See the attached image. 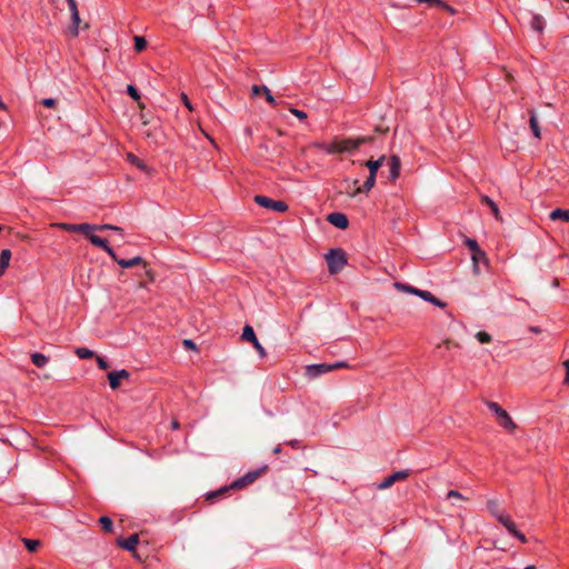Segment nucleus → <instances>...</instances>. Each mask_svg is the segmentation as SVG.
Here are the masks:
<instances>
[{
	"mask_svg": "<svg viewBox=\"0 0 569 569\" xmlns=\"http://www.w3.org/2000/svg\"><path fill=\"white\" fill-rule=\"evenodd\" d=\"M476 338L480 343H489L492 340L491 336L486 331H479Z\"/></svg>",
	"mask_w": 569,
	"mask_h": 569,
	"instance_id": "nucleus-37",
	"label": "nucleus"
},
{
	"mask_svg": "<svg viewBox=\"0 0 569 569\" xmlns=\"http://www.w3.org/2000/svg\"><path fill=\"white\" fill-rule=\"evenodd\" d=\"M376 179V176L369 174L363 184L355 190L353 194L368 193L375 187Z\"/></svg>",
	"mask_w": 569,
	"mask_h": 569,
	"instance_id": "nucleus-22",
	"label": "nucleus"
},
{
	"mask_svg": "<svg viewBox=\"0 0 569 569\" xmlns=\"http://www.w3.org/2000/svg\"><path fill=\"white\" fill-rule=\"evenodd\" d=\"M181 100H182L183 104L186 106V108L188 110H190V111L193 110V107H192V104H191V102H190V100H189V98H188V96L186 93H181Z\"/></svg>",
	"mask_w": 569,
	"mask_h": 569,
	"instance_id": "nucleus-47",
	"label": "nucleus"
},
{
	"mask_svg": "<svg viewBox=\"0 0 569 569\" xmlns=\"http://www.w3.org/2000/svg\"><path fill=\"white\" fill-rule=\"evenodd\" d=\"M229 490H230L229 486H226V487H222V488H220V489H218L216 491H211V492H209L207 495V500L212 501L213 499L221 497L222 495H224Z\"/></svg>",
	"mask_w": 569,
	"mask_h": 569,
	"instance_id": "nucleus-35",
	"label": "nucleus"
},
{
	"mask_svg": "<svg viewBox=\"0 0 569 569\" xmlns=\"http://www.w3.org/2000/svg\"><path fill=\"white\" fill-rule=\"evenodd\" d=\"M89 241L94 246L108 253L111 259H116L114 250L109 246L108 241L104 238H101L97 234H90Z\"/></svg>",
	"mask_w": 569,
	"mask_h": 569,
	"instance_id": "nucleus-15",
	"label": "nucleus"
},
{
	"mask_svg": "<svg viewBox=\"0 0 569 569\" xmlns=\"http://www.w3.org/2000/svg\"><path fill=\"white\" fill-rule=\"evenodd\" d=\"M409 475H410L409 470L396 471V472L389 475L388 477H386L378 485V489H380V490L387 489V488L391 487L395 482L407 479L409 477Z\"/></svg>",
	"mask_w": 569,
	"mask_h": 569,
	"instance_id": "nucleus-10",
	"label": "nucleus"
},
{
	"mask_svg": "<svg viewBox=\"0 0 569 569\" xmlns=\"http://www.w3.org/2000/svg\"><path fill=\"white\" fill-rule=\"evenodd\" d=\"M57 101L53 98H46L42 100V104L47 108H53L56 106Z\"/></svg>",
	"mask_w": 569,
	"mask_h": 569,
	"instance_id": "nucleus-48",
	"label": "nucleus"
},
{
	"mask_svg": "<svg viewBox=\"0 0 569 569\" xmlns=\"http://www.w3.org/2000/svg\"><path fill=\"white\" fill-rule=\"evenodd\" d=\"M138 543L139 536L137 533H133L128 538L120 537L117 539V545L127 551H134Z\"/></svg>",
	"mask_w": 569,
	"mask_h": 569,
	"instance_id": "nucleus-16",
	"label": "nucleus"
},
{
	"mask_svg": "<svg viewBox=\"0 0 569 569\" xmlns=\"http://www.w3.org/2000/svg\"><path fill=\"white\" fill-rule=\"evenodd\" d=\"M290 112L296 116L299 120H306L307 119V113L303 111V110H299V109H296V108H290Z\"/></svg>",
	"mask_w": 569,
	"mask_h": 569,
	"instance_id": "nucleus-43",
	"label": "nucleus"
},
{
	"mask_svg": "<svg viewBox=\"0 0 569 569\" xmlns=\"http://www.w3.org/2000/svg\"><path fill=\"white\" fill-rule=\"evenodd\" d=\"M286 445L290 446L291 448L299 449L301 448V441L298 439H293L290 441H287Z\"/></svg>",
	"mask_w": 569,
	"mask_h": 569,
	"instance_id": "nucleus-51",
	"label": "nucleus"
},
{
	"mask_svg": "<svg viewBox=\"0 0 569 569\" xmlns=\"http://www.w3.org/2000/svg\"><path fill=\"white\" fill-rule=\"evenodd\" d=\"M99 522H100L101 528L103 529V531L112 532V530H113V522H112V520L108 516L100 517Z\"/></svg>",
	"mask_w": 569,
	"mask_h": 569,
	"instance_id": "nucleus-31",
	"label": "nucleus"
},
{
	"mask_svg": "<svg viewBox=\"0 0 569 569\" xmlns=\"http://www.w3.org/2000/svg\"><path fill=\"white\" fill-rule=\"evenodd\" d=\"M252 93L254 96H259L260 93H264L266 94V100L272 104V106H276L277 104V101L274 99V97L271 94V91L266 87V86H258V84H254L252 87Z\"/></svg>",
	"mask_w": 569,
	"mask_h": 569,
	"instance_id": "nucleus-21",
	"label": "nucleus"
},
{
	"mask_svg": "<svg viewBox=\"0 0 569 569\" xmlns=\"http://www.w3.org/2000/svg\"><path fill=\"white\" fill-rule=\"evenodd\" d=\"M418 3H427L429 7H438L442 4V0H416Z\"/></svg>",
	"mask_w": 569,
	"mask_h": 569,
	"instance_id": "nucleus-44",
	"label": "nucleus"
},
{
	"mask_svg": "<svg viewBox=\"0 0 569 569\" xmlns=\"http://www.w3.org/2000/svg\"><path fill=\"white\" fill-rule=\"evenodd\" d=\"M254 202L262 208L269 209L271 211L276 212H286L289 207L288 204L282 200H274L263 194H257L254 197Z\"/></svg>",
	"mask_w": 569,
	"mask_h": 569,
	"instance_id": "nucleus-5",
	"label": "nucleus"
},
{
	"mask_svg": "<svg viewBox=\"0 0 569 569\" xmlns=\"http://www.w3.org/2000/svg\"><path fill=\"white\" fill-rule=\"evenodd\" d=\"M487 508L489 512L498 520L499 515H506L507 512L502 509H500L498 501L496 500H489L487 502Z\"/></svg>",
	"mask_w": 569,
	"mask_h": 569,
	"instance_id": "nucleus-27",
	"label": "nucleus"
},
{
	"mask_svg": "<svg viewBox=\"0 0 569 569\" xmlns=\"http://www.w3.org/2000/svg\"><path fill=\"white\" fill-rule=\"evenodd\" d=\"M109 386L112 390H116L120 387L122 379H128L130 373L126 369L111 371L108 373Z\"/></svg>",
	"mask_w": 569,
	"mask_h": 569,
	"instance_id": "nucleus-12",
	"label": "nucleus"
},
{
	"mask_svg": "<svg viewBox=\"0 0 569 569\" xmlns=\"http://www.w3.org/2000/svg\"><path fill=\"white\" fill-rule=\"evenodd\" d=\"M566 366V381H569V359L565 362Z\"/></svg>",
	"mask_w": 569,
	"mask_h": 569,
	"instance_id": "nucleus-53",
	"label": "nucleus"
},
{
	"mask_svg": "<svg viewBox=\"0 0 569 569\" xmlns=\"http://www.w3.org/2000/svg\"><path fill=\"white\" fill-rule=\"evenodd\" d=\"M416 296L420 297L425 301H428L432 303L433 306L445 308L447 305L446 302L439 300L437 297H435L430 291L421 290L419 289L418 292H416Z\"/></svg>",
	"mask_w": 569,
	"mask_h": 569,
	"instance_id": "nucleus-19",
	"label": "nucleus"
},
{
	"mask_svg": "<svg viewBox=\"0 0 569 569\" xmlns=\"http://www.w3.org/2000/svg\"><path fill=\"white\" fill-rule=\"evenodd\" d=\"M396 286H397V288H399L406 292L412 293V295H416V292H418V290H419L418 288H415V287L406 284V283H400V282H397Z\"/></svg>",
	"mask_w": 569,
	"mask_h": 569,
	"instance_id": "nucleus-41",
	"label": "nucleus"
},
{
	"mask_svg": "<svg viewBox=\"0 0 569 569\" xmlns=\"http://www.w3.org/2000/svg\"><path fill=\"white\" fill-rule=\"evenodd\" d=\"M97 363L100 369L106 370L109 368V362L102 357H97Z\"/></svg>",
	"mask_w": 569,
	"mask_h": 569,
	"instance_id": "nucleus-46",
	"label": "nucleus"
},
{
	"mask_svg": "<svg viewBox=\"0 0 569 569\" xmlns=\"http://www.w3.org/2000/svg\"><path fill=\"white\" fill-rule=\"evenodd\" d=\"M330 371H332L330 363H316L306 367V376L310 379H316Z\"/></svg>",
	"mask_w": 569,
	"mask_h": 569,
	"instance_id": "nucleus-11",
	"label": "nucleus"
},
{
	"mask_svg": "<svg viewBox=\"0 0 569 569\" xmlns=\"http://www.w3.org/2000/svg\"><path fill=\"white\" fill-rule=\"evenodd\" d=\"M70 13H71V23L68 28L69 33L72 37L79 36V26H80V14L78 10V4L76 0H67Z\"/></svg>",
	"mask_w": 569,
	"mask_h": 569,
	"instance_id": "nucleus-8",
	"label": "nucleus"
},
{
	"mask_svg": "<svg viewBox=\"0 0 569 569\" xmlns=\"http://www.w3.org/2000/svg\"><path fill=\"white\" fill-rule=\"evenodd\" d=\"M327 152L328 153H342V148L340 146V142L339 141H335L332 142L331 144H329L328 149H327Z\"/></svg>",
	"mask_w": 569,
	"mask_h": 569,
	"instance_id": "nucleus-40",
	"label": "nucleus"
},
{
	"mask_svg": "<svg viewBox=\"0 0 569 569\" xmlns=\"http://www.w3.org/2000/svg\"><path fill=\"white\" fill-rule=\"evenodd\" d=\"M448 499H458V500H468L467 497H465L460 491L458 490H449L447 492Z\"/></svg>",
	"mask_w": 569,
	"mask_h": 569,
	"instance_id": "nucleus-39",
	"label": "nucleus"
},
{
	"mask_svg": "<svg viewBox=\"0 0 569 569\" xmlns=\"http://www.w3.org/2000/svg\"><path fill=\"white\" fill-rule=\"evenodd\" d=\"M92 231H96V224L90 223H79L78 224V231L79 233H82L89 238L90 234H93Z\"/></svg>",
	"mask_w": 569,
	"mask_h": 569,
	"instance_id": "nucleus-30",
	"label": "nucleus"
},
{
	"mask_svg": "<svg viewBox=\"0 0 569 569\" xmlns=\"http://www.w3.org/2000/svg\"><path fill=\"white\" fill-rule=\"evenodd\" d=\"M32 363L38 368H43L49 362V357L40 352H33L30 356Z\"/></svg>",
	"mask_w": 569,
	"mask_h": 569,
	"instance_id": "nucleus-26",
	"label": "nucleus"
},
{
	"mask_svg": "<svg viewBox=\"0 0 569 569\" xmlns=\"http://www.w3.org/2000/svg\"><path fill=\"white\" fill-rule=\"evenodd\" d=\"M126 92L137 102L141 99L140 91L133 84H128Z\"/></svg>",
	"mask_w": 569,
	"mask_h": 569,
	"instance_id": "nucleus-34",
	"label": "nucleus"
},
{
	"mask_svg": "<svg viewBox=\"0 0 569 569\" xmlns=\"http://www.w3.org/2000/svg\"><path fill=\"white\" fill-rule=\"evenodd\" d=\"M22 542L29 552H36L40 547V540L23 538Z\"/></svg>",
	"mask_w": 569,
	"mask_h": 569,
	"instance_id": "nucleus-28",
	"label": "nucleus"
},
{
	"mask_svg": "<svg viewBox=\"0 0 569 569\" xmlns=\"http://www.w3.org/2000/svg\"><path fill=\"white\" fill-rule=\"evenodd\" d=\"M128 159L130 160V162L134 166H137L138 168L144 170L146 169V164L143 163L142 160H140L137 156L132 154V153H129L128 154Z\"/></svg>",
	"mask_w": 569,
	"mask_h": 569,
	"instance_id": "nucleus-38",
	"label": "nucleus"
},
{
	"mask_svg": "<svg viewBox=\"0 0 569 569\" xmlns=\"http://www.w3.org/2000/svg\"><path fill=\"white\" fill-rule=\"evenodd\" d=\"M134 50L141 52L147 48V40L141 36H134Z\"/></svg>",
	"mask_w": 569,
	"mask_h": 569,
	"instance_id": "nucleus-32",
	"label": "nucleus"
},
{
	"mask_svg": "<svg viewBox=\"0 0 569 569\" xmlns=\"http://www.w3.org/2000/svg\"><path fill=\"white\" fill-rule=\"evenodd\" d=\"M366 141H367L366 138H357V139L348 138V139L340 140L339 142H340V146H341L343 152H351V151L357 150Z\"/></svg>",
	"mask_w": 569,
	"mask_h": 569,
	"instance_id": "nucleus-17",
	"label": "nucleus"
},
{
	"mask_svg": "<svg viewBox=\"0 0 569 569\" xmlns=\"http://www.w3.org/2000/svg\"><path fill=\"white\" fill-rule=\"evenodd\" d=\"M480 201L482 204L489 207L491 213L495 216L497 220L501 219L498 204L491 198H489L488 196H481Z\"/></svg>",
	"mask_w": 569,
	"mask_h": 569,
	"instance_id": "nucleus-25",
	"label": "nucleus"
},
{
	"mask_svg": "<svg viewBox=\"0 0 569 569\" xmlns=\"http://www.w3.org/2000/svg\"><path fill=\"white\" fill-rule=\"evenodd\" d=\"M523 569H536V567L535 566H527Z\"/></svg>",
	"mask_w": 569,
	"mask_h": 569,
	"instance_id": "nucleus-57",
	"label": "nucleus"
},
{
	"mask_svg": "<svg viewBox=\"0 0 569 569\" xmlns=\"http://www.w3.org/2000/svg\"><path fill=\"white\" fill-rule=\"evenodd\" d=\"M59 228H61L62 230L68 231V232H77L78 231V224H73V223H60Z\"/></svg>",
	"mask_w": 569,
	"mask_h": 569,
	"instance_id": "nucleus-42",
	"label": "nucleus"
},
{
	"mask_svg": "<svg viewBox=\"0 0 569 569\" xmlns=\"http://www.w3.org/2000/svg\"><path fill=\"white\" fill-rule=\"evenodd\" d=\"M465 246L471 251V260H472V267L473 272L478 274L480 272L479 270V263L480 262H488L486 252L480 248L478 241L472 238H466L463 241Z\"/></svg>",
	"mask_w": 569,
	"mask_h": 569,
	"instance_id": "nucleus-3",
	"label": "nucleus"
},
{
	"mask_svg": "<svg viewBox=\"0 0 569 569\" xmlns=\"http://www.w3.org/2000/svg\"><path fill=\"white\" fill-rule=\"evenodd\" d=\"M76 355L80 359H91L94 356V352L92 350H90V349H87V348H77L76 349Z\"/></svg>",
	"mask_w": 569,
	"mask_h": 569,
	"instance_id": "nucleus-36",
	"label": "nucleus"
},
{
	"mask_svg": "<svg viewBox=\"0 0 569 569\" xmlns=\"http://www.w3.org/2000/svg\"><path fill=\"white\" fill-rule=\"evenodd\" d=\"M383 161H385V156L380 157L377 160H371V159L367 160L365 162V166L368 168L369 174L377 177V172L381 168Z\"/></svg>",
	"mask_w": 569,
	"mask_h": 569,
	"instance_id": "nucleus-23",
	"label": "nucleus"
},
{
	"mask_svg": "<svg viewBox=\"0 0 569 569\" xmlns=\"http://www.w3.org/2000/svg\"><path fill=\"white\" fill-rule=\"evenodd\" d=\"M499 523H501L507 531L515 538H517L520 542L526 543L527 538L526 536L517 529V526L515 521L510 518L508 513L506 515H499V519L497 520Z\"/></svg>",
	"mask_w": 569,
	"mask_h": 569,
	"instance_id": "nucleus-7",
	"label": "nucleus"
},
{
	"mask_svg": "<svg viewBox=\"0 0 569 569\" xmlns=\"http://www.w3.org/2000/svg\"><path fill=\"white\" fill-rule=\"evenodd\" d=\"M6 269H0V278L4 274Z\"/></svg>",
	"mask_w": 569,
	"mask_h": 569,
	"instance_id": "nucleus-56",
	"label": "nucleus"
},
{
	"mask_svg": "<svg viewBox=\"0 0 569 569\" xmlns=\"http://www.w3.org/2000/svg\"><path fill=\"white\" fill-rule=\"evenodd\" d=\"M183 347L188 350H197V345L191 339H184L182 342Z\"/></svg>",
	"mask_w": 569,
	"mask_h": 569,
	"instance_id": "nucleus-45",
	"label": "nucleus"
},
{
	"mask_svg": "<svg viewBox=\"0 0 569 569\" xmlns=\"http://www.w3.org/2000/svg\"><path fill=\"white\" fill-rule=\"evenodd\" d=\"M528 113H529V126H530V129L532 131V134H533L535 138L540 139L541 138V130H540V126H539V122H538V119H537L536 111L533 109H530L528 111Z\"/></svg>",
	"mask_w": 569,
	"mask_h": 569,
	"instance_id": "nucleus-20",
	"label": "nucleus"
},
{
	"mask_svg": "<svg viewBox=\"0 0 569 569\" xmlns=\"http://www.w3.org/2000/svg\"><path fill=\"white\" fill-rule=\"evenodd\" d=\"M104 230H113V231L119 232L121 236L123 234V229L118 226H113V224H109V223L96 224V231H104Z\"/></svg>",
	"mask_w": 569,
	"mask_h": 569,
	"instance_id": "nucleus-33",
	"label": "nucleus"
},
{
	"mask_svg": "<svg viewBox=\"0 0 569 569\" xmlns=\"http://www.w3.org/2000/svg\"><path fill=\"white\" fill-rule=\"evenodd\" d=\"M487 407L497 416L499 425L508 432L512 433L517 429V425L513 422L512 418L499 403L487 401Z\"/></svg>",
	"mask_w": 569,
	"mask_h": 569,
	"instance_id": "nucleus-2",
	"label": "nucleus"
},
{
	"mask_svg": "<svg viewBox=\"0 0 569 569\" xmlns=\"http://www.w3.org/2000/svg\"><path fill=\"white\" fill-rule=\"evenodd\" d=\"M268 470V466H263L261 468H258L256 470H251L247 472L244 476L236 479L230 486V489H242L247 487L248 485L254 482L260 476H262Z\"/></svg>",
	"mask_w": 569,
	"mask_h": 569,
	"instance_id": "nucleus-4",
	"label": "nucleus"
},
{
	"mask_svg": "<svg viewBox=\"0 0 569 569\" xmlns=\"http://www.w3.org/2000/svg\"><path fill=\"white\" fill-rule=\"evenodd\" d=\"M11 259V251L3 249L0 253V269H7Z\"/></svg>",
	"mask_w": 569,
	"mask_h": 569,
	"instance_id": "nucleus-29",
	"label": "nucleus"
},
{
	"mask_svg": "<svg viewBox=\"0 0 569 569\" xmlns=\"http://www.w3.org/2000/svg\"><path fill=\"white\" fill-rule=\"evenodd\" d=\"M172 428H173V429H178V428H179V423H178L177 421H173V422H172Z\"/></svg>",
	"mask_w": 569,
	"mask_h": 569,
	"instance_id": "nucleus-55",
	"label": "nucleus"
},
{
	"mask_svg": "<svg viewBox=\"0 0 569 569\" xmlns=\"http://www.w3.org/2000/svg\"><path fill=\"white\" fill-rule=\"evenodd\" d=\"M549 218L552 221L562 220L565 222H568L569 221V210L562 209V208H556L555 210H552L549 213Z\"/></svg>",
	"mask_w": 569,
	"mask_h": 569,
	"instance_id": "nucleus-24",
	"label": "nucleus"
},
{
	"mask_svg": "<svg viewBox=\"0 0 569 569\" xmlns=\"http://www.w3.org/2000/svg\"><path fill=\"white\" fill-rule=\"evenodd\" d=\"M389 180L395 182L400 177L401 161L397 154H392L388 160Z\"/></svg>",
	"mask_w": 569,
	"mask_h": 569,
	"instance_id": "nucleus-13",
	"label": "nucleus"
},
{
	"mask_svg": "<svg viewBox=\"0 0 569 569\" xmlns=\"http://www.w3.org/2000/svg\"><path fill=\"white\" fill-rule=\"evenodd\" d=\"M439 8H441L442 10H445L447 12H449L450 14H455L456 13V10L451 6L446 3L445 1H442V4H440Z\"/></svg>",
	"mask_w": 569,
	"mask_h": 569,
	"instance_id": "nucleus-49",
	"label": "nucleus"
},
{
	"mask_svg": "<svg viewBox=\"0 0 569 569\" xmlns=\"http://www.w3.org/2000/svg\"><path fill=\"white\" fill-rule=\"evenodd\" d=\"M327 266L330 274H337L347 264V254L341 248L330 249L326 254Z\"/></svg>",
	"mask_w": 569,
	"mask_h": 569,
	"instance_id": "nucleus-1",
	"label": "nucleus"
},
{
	"mask_svg": "<svg viewBox=\"0 0 569 569\" xmlns=\"http://www.w3.org/2000/svg\"><path fill=\"white\" fill-rule=\"evenodd\" d=\"M529 331L530 332H533V333H540L542 330L540 327H537V326H530L529 327Z\"/></svg>",
	"mask_w": 569,
	"mask_h": 569,
	"instance_id": "nucleus-52",
	"label": "nucleus"
},
{
	"mask_svg": "<svg viewBox=\"0 0 569 569\" xmlns=\"http://www.w3.org/2000/svg\"><path fill=\"white\" fill-rule=\"evenodd\" d=\"M281 451H282V447H281V445H278V446H276V447L273 448V453H274V455H279Z\"/></svg>",
	"mask_w": 569,
	"mask_h": 569,
	"instance_id": "nucleus-54",
	"label": "nucleus"
},
{
	"mask_svg": "<svg viewBox=\"0 0 569 569\" xmlns=\"http://www.w3.org/2000/svg\"><path fill=\"white\" fill-rule=\"evenodd\" d=\"M530 28L538 34H542L546 28V19L538 13H531Z\"/></svg>",
	"mask_w": 569,
	"mask_h": 569,
	"instance_id": "nucleus-18",
	"label": "nucleus"
},
{
	"mask_svg": "<svg viewBox=\"0 0 569 569\" xmlns=\"http://www.w3.org/2000/svg\"><path fill=\"white\" fill-rule=\"evenodd\" d=\"M241 338L244 341L251 342L253 348L258 351L261 358L266 357V350L262 345L259 342L253 328L250 325H246L242 330Z\"/></svg>",
	"mask_w": 569,
	"mask_h": 569,
	"instance_id": "nucleus-9",
	"label": "nucleus"
},
{
	"mask_svg": "<svg viewBox=\"0 0 569 569\" xmlns=\"http://www.w3.org/2000/svg\"><path fill=\"white\" fill-rule=\"evenodd\" d=\"M327 221L338 229L345 230L349 226L348 217L342 212H331L327 216Z\"/></svg>",
	"mask_w": 569,
	"mask_h": 569,
	"instance_id": "nucleus-14",
	"label": "nucleus"
},
{
	"mask_svg": "<svg viewBox=\"0 0 569 569\" xmlns=\"http://www.w3.org/2000/svg\"><path fill=\"white\" fill-rule=\"evenodd\" d=\"M330 367H332V370L340 369V368H347L348 363L345 361H337L333 363H330Z\"/></svg>",
	"mask_w": 569,
	"mask_h": 569,
	"instance_id": "nucleus-50",
	"label": "nucleus"
},
{
	"mask_svg": "<svg viewBox=\"0 0 569 569\" xmlns=\"http://www.w3.org/2000/svg\"><path fill=\"white\" fill-rule=\"evenodd\" d=\"M116 261L120 267L128 269L136 266H141L144 269L146 274L149 277L150 281H153V273L150 269L147 268V262L143 260V258L137 256L131 259H121L118 258L116 254V259H112Z\"/></svg>",
	"mask_w": 569,
	"mask_h": 569,
	"instance_id": "nucleus-6",
	"label": "nucleus"
}]
</instances>
